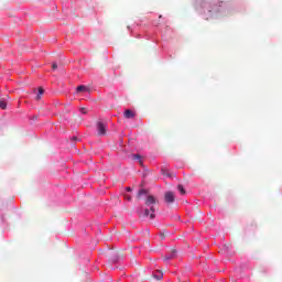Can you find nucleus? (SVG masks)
Returning a JSON list of instances; mask_svg holds the SVG:
<instances>
[{"label": "nucleus", "instance_id": "2eb2a0df", "mask_svg": "<svg viewBox=\"0 0 282 282\" xmlns=\"http://www.w3.org/2000/svg\"><path fill=\"white\" fill-rule=\"evenodd\" d=\"M52 67H53V69H57L58 65H56V63H53Z\"/></svg>", "mask_w": 282, "mask_h": 282}, {"label": "nucleus", "instance_id": "f257e3e1", "mask_svg": "<svg viewBox=\"0 0 282 282\" xmlns=\"http://www.w3.org/2000/svg\"><path fill=\"white\" fill-rule=\"evenodd\" d=\"M158 204H160V200L155 198L153 195H149L145 200V205L150 206V219H155V210H158Z\"/></svg>", "mask_w": 282, "mask_h": 282}, {"label": "nucleus", "instance_id": "7ed1b4c3", "mask_svg": "<svg viewBox=\"0 0 282 282\" xmlns=\"http://www.w3.org/2000/svg\"><path fill=\"white\" fill-rule=\"evenodd\" d=\"M164 200L166 204H173L175 202V193L166 192L164 194Z\"/></svg>", "mask_w": 282, "mask_h": 282}, {"label": "nucleus", "instance_id": "6e6552de", "mask_svg": "<svg viewBox=\"0 0 282 282\" xmlns=\"http://www.w3.org/2000/svg\"><path fill=\"white\" fill-rule=\"evenodd\" d=\"M132 160H139V164L142 166L143 162L142 156L140 154H133Z\"/></svg>", "mask_w": 282, "mask_h": 282}, {"label": "nucleus", "instance_id": "423d86ee", "mask_svg": "<svg viewBox=\"0 0 282 282\" xmlns=\"http://www.w3.org/2000/svg\"><path fill=\"white\" fill-rule=\"evenodd\" d=\"M43 94H45V89H43V87H39L37 96L35 97V100H41V96H43Z\"/></svg>", "mask_w": 282, "mask_h": 282}, {"label": "nucleus", "instance_id": "6ab92c4d", "mask_svg": "<svg viewBox=\"0 0 282 282\" xmlns=\"http://www.w3.org/2000/svg\"><path fill=\"white\" fill-rule=\"evenodd\" d=\"M82 111H83V113H87V112L85 111V109H82Z\"/></svg>", "mask_w": 282, "mask_h": 282}, {"label": "nucleus", "instance_id": "f8f14e48", "mask_svg": "<svg viewBox=\"0 0 282 282\" xmlns=\"http://www.w3.org/2000/svg\"><path fill=\"white\" fill-rule=\"evenodd\" d=\"M77 91H89V88H87L86 86H78Z\"/></svg>", "mask_w": 282, "mask_h": 282}, {"label": "nucleus", "instance_id": "9d476101", "mask_svg": "<svg viewBox=\"0 0 282 282\" xmlns=\"http://www.w3.org/2000/svg\"><path fill=\"white\" fill-rule=\"evenodd\" d=\"M175 257V251H173V253L172 254H170V256H165L164 258H163V261H171V259H173Z\"/></svg>", "mask_w": 282, "mask_h": 282}, {"label": "nucleus", "instance_id": "ddd939ff", "mask_svg": "<svg viewBox=\"0 0 282 282\" xmlns=\"http://www.w3.org/2000/svg\"><path fill=\"white\" fill-rule=\"evenodd\" d=\"M140 217H149V209H144L143 214Z\"/></svg>", "mask_w": 282, "mask_h": 282}, {"label": "nucleus", "instance_id": "f03ea898", "mask_svg": "<svg viewBox=\"0 0 282 282\" xmlns=\"http://www.w3.org/2000/svg\"><path fill=\"white\" fill-rule=\"evenodd\" d=\"M97 133L98 135H107V124L102 121L97 122Z\"/></svg>", "mask_w": 282, "mask_h": 282}, {"label": "nucleus", "instance_id": "f3484780", "mask_svg": "<svg viewBox=\"0 0 282 282\" xmlns=\"http://www.w3.org/2000/svg\"><path fill=\"white\" fill-rule=\"evenodd\" d=\"M126 191L131 192V187H127Z\"/></svg>", "mask_w": 282, "mask_h": 282}, {"label": "nucleus", "instance_id": "9b49d317", "mask_svg": "<svg viewBox=\"0 0 282 282\" xmlns=\"http://www.w3.org/2000/svg\"><path fill=\"white\" fill-rule=\"evenodd\" d=\"M0 109H8V102L6 100H0Z\"/></svg>", "mask_w": 282, "mask_h": 282}, {"label": "nucleus", "instance_id": "1a4fd4ad", "mask_svg": "<svg viewBox=\"0 0 282 282\" xmlns=\"http://www.w3.org/2000/svg\"><path fill=\"white\" fill-rule=\"evenodd\" d=\"M177 189H178V193H181V195H186V189H184L183 185H177Z\"/></svg>", "mask_w": 282, "mask_h": 282}, {"label": "nucleus", "instance_id": "39448f33", "mask_svg": "<svg viewBox=\"0 0 282 282\" xmlns=\"http://www.w3.org/2000/svg\"><path fill=\"white\" fill-rule=\"evenodd\" d=\"M118 251H109V260L112 261V263H116L118 261Z\"/></svg>", "mask_w": 282, "mask_h": 282}, {"label": "nucleus", "instance_id": "dca6fc26", "mask_svg": "<svg viewBox=\"0 0 282 282\" xmlns=\"http://www.w3.org/2000/svg\"><path fill=\"white\" fill-rule=\"evenodd\" d=\"M163 175H166L167 177H171V173H169V172L163 171Z\"/></svg>", "mask_w": 282, "mask_h": 282}, {"label": "nucleus", "instance_id": "0eeeda50", "mask_svg": "<svg viewBox=\"0 0 282 282\" xmlns=\"http://www.w3.org/2000/svg\"><path fill=\"white\" fill-rule=\"evenodd\" d=\"M148 195L147 189H140L137 194L138 199H142V196Z\"/></svg>", "mask_w": 282, "mask_h": 282}, {"label": "nucleus", "instance_id": "4468645a", "mask_svg": "<svg viewBox=\"0 0 282 282\" xmlns=\"http://www.w3.org/2000/svg\"><path fill=\"white\" fill-rule=\"evenodd\" d=\"M163 274L162 273H159L158 275H155V278L158 279V281H161Z\"/></svg>", "mask_w": 282, "mask_h": 282}, {"label": "nucleus", "instance_id": "20e7f679", "mask_svg": "<svg viewBox=\"0 0 282 282\" xmlns=\"http://www.w3.org/2000/svg\"><path fill=\"white\" fill-rule=\"evenodd\" d=\"M124 118H127L128 120H131L133 118H135V112H133L132 110H126L123 113Z\"/></svg>", "mask_w": 282, "mask_h": 282}, {"label": "nucleus", "instance_id": "a211bd4d", "mask_svg": "<svg viewBox=\"0 0 282 282\" xmlns=\"http://www.w3.org/2000/svg\"><path fill=\"white\" fill-rule=\"evenodd\" d=\"M126 199H129V200H130V199H131V196H126Z\"/></svg>", "mask_w": 282, "mask_h": 282}]
</instances>
